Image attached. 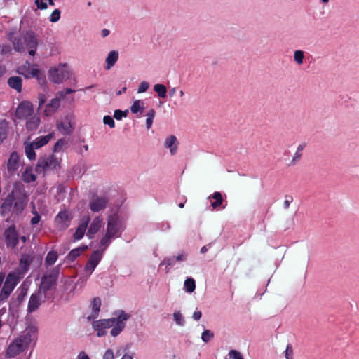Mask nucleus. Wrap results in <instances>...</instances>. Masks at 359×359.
<instances>
[{
	"mask_svg": "<svg viewBox=\"0 0 359 359\" xmlns=\"http://www.w3.org/2000/svg\"><path fill=\"white\" fill-rule=\"evenodd\" d=\"M130 315L123 310H118L114 313V316L108 319L93 320L92 327L96 332L98 337H104L107 333V330L111 328L110 334L116 337L125 329L127 320Z\"/></svg>",
	"mask_w": 359,
	"mask_h": 359,
	"instance_id": "f257e3e1",
	"label": "nucleus"
},
{
	"mask_svg": "<svg viewBox=\"0 0 359 359\" xmlns=\"http://www.w3.org/2000/svg\"><path fill=\"white\" fill-rule=\"evenodd\" d=\"M37 328L28 326L21 332L8 345L6 355L13 358L24 352L29 346H34L37 341Z\"/></svg>",
	"mask_w": 359,
	"mask_h": 359,
	"instance_id": "f03ea898",
	"label": "nucleus"
},
{
	"mask_svg": "<svg viewBox=\"0 0 359 359\" xmlns=\"http://www.w3.org/2000/svg\"><path fill=\"white\" fill-rule=\"evenodd\" d=\"M107 222L104 235L100 241V247H103L102 251L110 245L113 239L120 237L125 229V225L117 213L109 215Z\"/></svg>",
	"mask_w": 359,
	"mask_h": 359,
	"instance_id": "7ed1b4c3",
	"label": "nucleus"
},
{
	"mask_svg": "<svg viewBox=\"0 0 359 359\" xmlns=\"http://www.w3.org/2000/svg\"><path fill=\"white\" fill-rule=\"evenodd\" d=\"M13 201H16L13 207V211L16 213L21 212L27 203L25 191L21 182H15L14 184L11 194L3 203L1 205L3 214H6L11 210Z\"/></svg>",
	"mask_w": 359,
	"mask_h": 359,
	"instance_id": "20e7f679",
	"label": "nucleus"
},
{
	"mask_svg": "<svg viewBox=\"0 0 359 359\" xmlns=\"http://www.w3.org/2000/svg\"><path fill=\"white\" fill-rule=\"evenodd\" d=\"M14 50L17 52H24L28 50L29 54L34 56L38 46V39L33 32H28L13 41Z\"/></svg>",
	"mask_w": 359,
	"mask_h": 359,
	"instance_id": "39448f33",
	"label": "nucleus"
},
{
	"mask_svg": "<svg viewBox=\"0 0 359 359\" xmlns=\"http://www.w3.org/2000/svg\"><path fill=\"white\" fill-rule=\"evenodd\" d=\"M53 136L54 133H51L44 136H39L32 142L26 141L24 146L27 157L29 160H34L36 158L34 150L47 144L53 138Z\"/></svg>",
	"mask_w": 359,
	"mask_h": 359,
	"instance_id": "423d86ee",
	"label": "nucleus"
},
{
	"mask_svg": "<svg viewBox=\"0 0 359 359\" xmlns=\"http://www.w3.org/2000/svg\"><path fill=\"white\" fill-rule=\"evenodd\" d=\"M18 72L27 79L36 78L41 85L46 82L45 74L40 70L39 65L36 64L26 62L22 65L18 67Z\"/></svg>",
	"mask_w": 359,
	"mask_h": 359,
	"instance_id": "0eeeda50",
	"label": "nucleus"
},
{
	"mask_svg": "<svg viewBox=\"0 0 359 359\" xmlns=\"http://www.w3.org/2000/svg\"><path fill=\"white\" fill-rule=\"evenodd\" d=\"M60 167V159L55 156L41 157L39 159L36 166V171L45 172L49 170H55Z\"/></svg>",
	"mask_w": 359,
	"mask_h": 359,
	"instance_id": "6e6552de",
	"label": "nucleus"
},
{
	"mask_svg": "<svg viewBox=\"0 0 359 359\" xmlns=\"http://www.w3.org/2000/svg\"><path fill=\"white\" fill-rule=\"evenodd\" d=\"M58 273L59 271L57 269H54L50 273L46 274L42 278L39 290L47 294L50 298L53 296L54 286L55 285Z\"/></svg>",
	"mask_w": 359,
	"mask_h": 359,
	"instance_id": "1a4fd4ad",
	"label": "nucleus"
},
{
	"mask_svg": "<svg viewBox=\"0 0 359 359\" xmlns=\"http://www.w3.org/2000/svg\"><path fill=\"white\" fill-rule=\"evenodd\" d=\"M71 76L70 68L67 65H60L50 69L49 78L55 83H61L69 79Z\"/></svg>",
	"mask_w": 359,
	"mask_h": 359,
	"instance_id": "9d476101",
	"label": "nucleus"
},
{
	"mask_svg": "<svg viewBox=\"0 0 359 359\" xmlns=\"http://www.w3.org/2000/svg\"><path fill=\"white\" fill-rule=\"evenodd\" d=\"M34 114L32 103L27 100L21 102L15 110V116L20 120H26Z\"/></svg>",
	"mask_w": 359,
	"mask_h": 359,
	"instance_id": "9b49d317",
	"label": "nucleus"
},
{
	"mask_svg": "<svg viewBox=\"0 0 359 359\" xmlns=\"http://www.w3.org/2000/svg\"><path fill=\"white\" fill-rule=\"evenodd\" d=\"M102 258V252L100 250H96L91 254L84 268L83 273L86 276L89 277L92 274Z\"/></svg>",
	"mask_w": 359,
	"mask_h": 359,
	"instance_id": "f8f14e48",
	"label": "nucleus"
},
{
	"mask_svg": "<svg viewBox=\"0 0 359 359\" xmlns=\"http://www.w3.org/2000/svg\"><path fill=\"white\" fill-rule=\"evenodd\" d=\"M64 98V92H57L55 97L52 99L50 102L45 106V109L43 112V116L47 117L53 116L58 109L60 104V100Z\"/></svg>",
	"mask_w": 359,
	"mask_h": 359,
	"instance_id": "ddd939ff",
	"label": "nucleus"
},
{
	"mask_svg": "<svg viewBox=\"0 0 359 359\" xmlns=\"http://www.w3.org/2000/svg\"><path fill=\"white\" fill-rule=\"evenodd\" d=\"M50 297H48L47 294L40 290L36 293L32 294L28 302V312L32 313L35 311L42 302H45L46 299H48Z\"/></svg>",
	"mask_w": 359,
	"mask_h": 359,
	"instance_id": "4468645a",
	"label": "nucleus"
},
{
	"mask_svg": "<svg viewBox=\"0 0 359 359\" xmlns=\"http://www.w3.org/2000/svg\"><path fill=\"white\" fill-rule=\"evenodd\" d=\"M4 238L7 248L13 249L16 247L19 236L15 226H11L5 231Z\"/></svg>",
	"mask_w": 359,
	"mask_h": 359,
	"instance_id": "2eb2a0df",
	"label": "nucleus"
},
{
	"mask_svg": "<svg viewBox=\"0 0 359 359\" xmlns=\"http://www.w3.org/2000/svg\"><path fill=\"white\" fill-rule=\"evenodd\" d=\"M107 204L105 197L94 196L89 201V208L91 211L97 212L104 210Z\"/></svg>",
	"mask_w": 359,
	"mask_h": 359,
	"instance_id": "dca6fc26",
	"label": "nucleus"
},
{
	"mask_svg": "<svg viewBox=\"0 0 359 359\" xmlns=\"http://www.w3.org/2000/svg\"><path fill=\"white\" fill-rule=\"evenodd\" d=\"M104 222L103 218L100 215L95 217L90 223L87 236L89 238H92L103 226Z\"/></svg>",
	"mask_w": 359,
	"mask_h": 359,
	"instance_id": "f3484780",
	"label": "nucleus"
},
{
	"mask_svg": "<svg viewBox=\"0 0 359 359\" xmlns=\"http://www.w3.org/2000/svg\"><path fill=\"white\" fill-rule=\"evenodd\" d=\"M180 142L174 135H170L166 137L164 141V147L169 149L171 156L177 154Z\"/></svg>",
	"mask_w": 359,
	"mask_h": 359,
	"instance_id": "a211bd4d",
	"label": "nucleus"
},
{
	"mask_svg": "<svg viewBox=\"0 0 359 359\" xmlns=\"http://www.w3.org/2000/svg\"><path fill=\"white\" fill-rule=\"evenodd\" d=\"M23 277L24 275L15 269L8 274L4 284L14 289Z\"/></svg>",
	"mask_w": 359,
	"mask_h": 359,
	"instance_id": "6ab92c4d",
	"label": "nucleus"
},
{
	"mask_svg": "<svg viewBox=\"0 0 359 359\" xmlns=\"http://www.w3.org/2000/svg\"><path fill=\"white\" fill-rule=\"evenodd\" d=\"M89 222V216H84L81 219V222L74 234V238L75 241H79L83 237Z\"/></svg>",
	"mask_w": 359,
	"mask_h": 359,
	"instance_id": "aec40b11",
	"label": "nucleus"
},
{
	"mask_svg": "<svg viewBox=\"0 0 359 359\" xmlns=\"http://www.w3.org/2000/svg\"><path fill=\"white\" fill-rule=\"evenodd\" d=\"M32 260L33 257L31 255H22L20 260L19 267L16 270L25 276L29 270V265L32 262Z\"/></svg>",
	"mask_w": 359,
	"mask_h": 359,
	"instance_id": "412c9836",
	"label": "nucleus"
},
{
	"mask_svg": "<svg viewBox=\"0 0 359 359\" xmlns=\"http://www.w3.org/2000/svg\"><path fill=\"white\" fill-rule=\"evenodd\" d=\"M25 121V127L28 131L36 130L41 123L40 116L36 113Z\"/></svg>",
	"mask_w": 359,
	"mask_h": 359,
	"instance_id": "4be33fe9",
	"label": "nucleus"
},
{
	"mask_svg": "<svg viewBox=\"0 0 359 359\" xmlns=\"http://www.w3.org/2000/svg\"><path fill=\"white\" fill-rule=\"evenodd\" d=\"M101 304V299L98 297H95L91 301V312L87 317L88 320H94L97 318L100 311Z\"/></svg>",
	"mask_w": 359,
	"mask_h": 359,
	"instance_id": "5701e85b",
	"label": "nucleus"
},
{
	"mask_svg": "<svg viewBox=\"0 0 359 359\" xmlns=\"http://www.w3.org/2000/svg\"><path fill=\"white\" fill-rule=\"evenodd\" d=\"M20 166L19 157L17 153H11L7 163V169L11 174H13Z\"/></svg>",
	"mask_w": 359,
	"mask_h": 359,
	"instance_id": "b1692460",
	"label": "nucleus"
},
{
	"mask_svg": "<svg viewBox=\"0 0 359 359\" xmlns=\"http://www.w3.org/2000/svg\"><path fill=\"white\" fill-rule=\"evenodd\" d=\"M55 222L60 229H65L69 225L68 214L66 212H60L55 217Z\"/></svg>",
	"mask_w": 359,
	"mask_h": 359,
	"instance_id": "393cba45",
	"label": "nucleus"
},
{
	"mask_svg": "<svg viewBox=\"0 0 359 359\" xmlns=\"http://www.w3.org/2000/svg\"><path fill=\"white\" fill-rule=\"evenodd\" d=\"M87 249L86 245H82L77 248L72 250L69 254L66 256L65 262H72L77 257H79Z\"/></svg>",
	"mask_w": 359,
	"mask_h": 359,
	"instance_id": "a878e982",
	"label": "nucleus"
},
{
	"mask_svg": "<svg viewBox=\"0 0 359 359\" xmlns=\"http://www.w3.org/2000/svg\"><path fill=\"white\" fill-rule=\"evenodd\" d=\"M118 53L116 50L110 51L105 60L106 66L104 69L106 70H109L118 61Z\"/></svg>",
	"mask_w": 359,
	"mask_h": 359,
	"instance_id": "bb28decb",
	"label": "nucleus"
},
{
	"mask_svg": "<svg viewBox=\"0 0 359 359\" xmlns=\"http://www.w3.org/2000/svg\"><path fill=\"white\" fill-rule=\"evenodd\" d=\"M22 178L26 183L34 182L36 179V177L34 173L33 168L32 167H27L22 174Z\"/></svg>",
	"mask_w": 359,
	"mask_h": 359,
	"instance_id": "cd10ccee",
	"label": "nucleus"
},
{
	"mask_svg": "<svg viewBox=\"0 0 359 359\" xmlns=\"http://www.w3.org/2000/svg\"><path fill=\"white\" fill-rule=\"evenodd\" d=\"M144 110V102L140 100H135L130 107V111L133 114L141 115Z\"/></svg>",
	"mask_w": 359,
	"mask_h": 359,
	"instance_id": "c85d7f7f",
	"label": "nucleus"
},
{
	"mask_svg": "<svg viewBox=\"0 0 359 359\" xmlns=\"http://www.w3.org/2000/svg\"><path fill=\"white\" fill-rule=\"evenodd\" d=\"M22 80L19 76H12L9 78L8 80V83L9 86L15 90L17 92H20L22 90Z\"/></svg>",
	"mask_w": 359,
	"mask_h": 359,
	"instance_id": "c756f323",
	"label": "nucleus"
},
{
	"mask_svg": "<svg viewBox=\"0 0 359 359\" xmlns=\"http://www.w3.org/2000/svg\"><path fill=\"white\" fill-rule=\"evenodd\" d=\"M209 198L212 200L211 205L214 209L219 208L222 203V196L219 192H215Z\"/></svg>",
	"mask_w": 359,
	"mask_h": 359,
	"instance_id": "7c9ffc66",
	"label": "nucleus"
},
{
	"mask_svg": "<svg viewBox=\"0 0 359 359\" xmlns=\"http://www.w3.org/2000/svg\"><path fill=\"white\" fill-rule=\"evenodd\" d=\"M172 318L177 325L180 327L185 325V319L180 311L175 310L172 313Z\"/></svg>",
	"mask_w": 359,
	"mask_h": 359,
	"instance_id": "2f4dec72",
	"label": "nucleus"
},
{
	"mask_svg": "<svg viewBox=\"0 0 359 359\" xmlns=\"http://www.w3.org/2000/svg\"><path fill=\"white\" fill-rule=\"evenodd\" d=\"M13 288L4 284L1 290L0 291V301L5 302L7 300L11 292L13 291Z\"/></svg>",
	"mask_w": 359,
	"mask_h": 359,
	"instance_id": "473e14b6",
	"label": "nucleus"
},
{
	"mask_svg": "<svg viewBox=\"0 0 359 359\" xmlns=\"http://www.w3.org/2000/svg\"><path fill=\"white\" fill-rule=\"evenodd\" d=\"M176 259L175 256L165 258L160 264V267L165 266V272L168 273L170 271V269L172 266H174L176 263Z\"/></svg>",
	"mask_w": 359,
	"mask_h": 359,
	"instance_id": "72a5a7b5",
	"label": "nucleus"
},
{
	"mask_svg": "<svg viewBox=\"0 0 359 359\" xmlns=\"http://www.w3.org/2000/svg\"><path fill=\"white\" fill-rule=\"evenodd\" d=\"M184 287L187 292L191 293L196 289L195 280L192 278H188L185 280Z\"/></svg>",
	"mask_w": 359,
	"mask_h": 359,
	"instance_id": "f704fd0d",
	"label": "nucleus"
},
{
	"mask_svg": "<svg viewBox=\"0 0 359 359\" xmlns=\"http://www.w3.org/2000/svg\"><path fill=\"white\" fill-rule=\"evenodd\" d=\"M57 129L64 134H68L71 132V124L69 121L57 122Z\"/></svg>",
	"mask_w": 359,
	"mask_h": 359,
	"instance_id": "c9c22d12",
	"label": "nucleus"
},
{
	"mask_svg": "<svg viewBox=\"0 0 359 359\" xmlns=\"http://www.w3.org/2000/svg\"><path fill=\"white\" fill-rule=\"evenodd\" d=\"M57 259V253L55 251H50L45 259V264L47 266H52L55 263Z\"/></svg>",
	"mask_w": 359,
	"mask_h": 359,
	"instance_id": "e433bc0d",
	"label": "nucleus"
},
{
	"mask_svg": "<svg viewBox=\"0 0 359 359\" xmlns=\"http://www.w3.org/2000/svg\"><path fill=\"white\" fill-rule=\"evenodd\" d=\"M156 114V111L154 109H151L148 111L146 114V127L149 130L151 128L153 124V121Z\"/></svg>",
	"mask_w": 359,
	"mask_h": 359,
	"instance_id": "4c0bfd02",
	"label": "nucleus"
},
{
	"mask_svg": "<svg viewBox=\"0 0 359 359\" xmlns=\"http://www.w3.org/2000/svg\"><path fill=\"white\" fill-rule=\"evenodd\" d=\"M154 90L160 97L165 98L166 97L167 89L164 85L156 84L154 86Z\"/></svg>",
	"mask_w": 359,
	"mask_h": 359,
	"instance_id": "58836bf2",
	"label": "nucleus"
},
{
	"mask_svg": "<svg viewBox=\"0 0 359 359\" xmlns=\"http://www.w3.org/2000/svg\"><path fill=\"white\" fill-rule=\"evenodd\" d=\"M8 130V124L6 121H0V144L6 138Z\"/></svg>",
	"mask_w": 359,
	"mask_h": 359,
	"instance_id": "ea45409f",
	"label": "nucleus"
},
{
	"mask_svg": "<svg viewBox=\"0 0 359 359\" xmlns=\"http://www.w3.org/2000/svg\"><path fill=\"white\" fill-rule=\"evenodd\" d=\"M304 59V53L302 50H295L294 53V60L299 65L303 64Z\"/></svg>",
	"mask_w": 359,
	"mask_h": 359,
	"instance_id": "a19ab883",
	"label": "nucleus"
},
{
	"mask_svg": "<svg viewBox=\"0 0 359 359\" xmlns=\"http://www.w3.org/2000/svg\"><path fill=\"white\" fill-rule=\"evenodd\" d=\"M214 337V334L210 330H205L201 334V339L207 343Z\"/></svg>",
	"mask_w": 359,
	"mask_h": 359,
	"instance_id": "79ce46f5",
	"label": "nucleus"
},
{
	"mask_svg": "<svg viewBox=\"0 0 359 359\" xmlns=\"http://www.w3.org/2000/svg\"><path fill=\"white\" fill-rule=\"evenodd\" d=\"M32 214L34 215V216L31 219V224L32 225H35L39 222V221L41 219V216L37 212L34 203H32Z\"/></svg>",
	"mask_w": 359,
	"mask_h": 359,
	"instance_id": "37998d69",
	"label": "nucleus"
},
{
	"mask_svg": "<svg viewBox=\"0 0 359 359\" xmlns=\"http://www.w3.org/2000/svg\"><path fill=\"white\" fill-rule=\"evenodd\" d=\"M60 14H61V12L59 9H57V8L55 9L52 12V13L49 18L50 21L51 22H57L60 18Z\"/></svg>",
	"mask_w": 359,
	"mask_h": 359,
	"instance_id": "c03bdc74",
	"label": "nucleus"
},
{
	"mask_svg": "<svg viewBox=\"0 0 359 359\" xmlns=\"http://www.w3.org/2000/svg\"><path fill=\"white\" fill-rule=\"evenodd\" d=\"M229 359H244L241 352L236 350H231L228 354Z\"/></svg>",
	"mask_w": 359,
	"mask_h": 359,
	"instance_id": "a18cd8bd",
	"label": "nucleus"
},
{
	"mask_svg": "<svg viewBox=\"0 0 359 359\" xmlns=\"http://www.w3.org/2000/svg\"><path fill=\"white\" fill-rule=\"evenodd\" d=\"M66 143L67 142L65 139L58 140L54 146V151L55 152L60 151L62 149L63 147L66 144Z\"/></svg>",
	"mask_w": 359,
	"mask_h": 359,
	"instance_id": "49530a36",
	"label": "nucleus"
},
{
	"mask_svg": "<svg viewBox=\"0 0 359 359\" xmlns=\"http://www.w3.org/2000/svg\"><path fill=\"white\" fill-rule=\"evenodd\" d=\"M36 8L39 10H45L48 8L47 0H35Z\"/></svg>",
	"mask_w": 359,
	"mask_h": 359,
	"instance_id": "de8ad7c7",
	"label": "nucleus"
},
{
	"mask_svg": "<svg viewBox=\"0 0 359 359\" xmlns=\"http://www.w3.org/2000/svg\"><path fill=\"white\" fill-rule=\"evenodd\" d=\"M103 122L104 124L108 125L111 128L115 127V122L113 118L110 116H105L103 118Z\"/></svg>",
	"mask_w": 359,
	"mask_h": 359,
	"instance_id": "09e8293b",
	"label": "nucleus"
},
{
	"mask_svg": "<svg viewBox=\"0 0 359 359\" xmlns=\"http://www.w3.org/2000/svg\"><path fill=\"white\" fill-rule=\"evenodd\" d=\"M285 359H292L293 358V349L291 344H287L286 349L285 351Z\"/></svg>",
	"mask_w": 359,
	"mask_h": 359,
	"instance_id": "8fccbe9b",
	"label": "nucleus"
},
{
	"mask_svg": "<svg viewBox=\"0 0 359 359\" xmlns=\"http://www.w3.org/2000/svg\"><path fill=\"white\" fill-rule=\"evenodd\" d=\"M149 87V83L147 81H142L139 85L137 93H142L146 92Z\"/></svg>",
	"mask_w": 359,
	"mask_h": 359,
	"instance_id": "3c124183",
	"label": "nucleus"
},
{
	"mask_svg": "<svg viewBox=\"0 0 359 359\" xmlns=\"http://www.w3.org/2000/svg\"><path fill=\"white\" fill-rule=\"evenodd\" d=\"M127 111H122L121 110L117 109L114 111V117L116 120H121L123 117L127 116Z\"/></svg>",
	"mask_w": 359,
	"mask_h": 359,
	"instance_id": "603ef678",
	"label": "nucleus"
},
{
	"mask_svg": "<svg viewBox=\"0 0 359 359\" xmlns=\"http://www.w3.org/2000/svg\"><path fill=\"white\" fill-rule=\"evenodd\" d=\"M188 254L185 252L179 253L177 256H175L176 262H185L187 259Z\"/></svg>",
	"mask_w": 359,
	"mask_h": 359,
	"instance_id": "864d4df0",
	"label": "nucleus"
},
{
	"mask_svg": "<svg viewBox=\"0 0 359 359\" xmlns=\"http://www.w3.org/2000/svg\"><path fill=\"white\" fill-rule=\"evenodd\" d=\"M114 351L111 348L107 349L102 359H114Z\"/></svg>",
	"mask_w": 359,
	"mask_h": 359,
	"instance_id": "5fc2aeb1",
	"label": "nucleus"
},
{
	"mask_svg": "<svg viewBox=\"0 0 359 359\" xmlns=\"http://www.w3.org/2000/svg\"><path fill=\"white\" fill-rule=\"evenodd\" d=\"M293 201V198L292 196H285V200H284V202H283V207L285 209H287L289 208L291 203Z\"/></svg>",
	"mask_w": 359,
	"mask_h": 359,
	"instance_id": "6e6d98bb",
	"label": "nucleus"
},
{
	"mask_svg": "<svg viewBox=\"0 0 359 359\" xmlns=\"http://www.w3.org/2000/svg\"><path fill=\"white\" fill-rule=\"evenodd\" d=\"M302 157V154L296 151L293 156V158L291 161V164L294 165L297 161L300 160Z\"/></svg>",
	"mask_w": 359,
	"mask_h": 359,
	"instance_id": "4d7b16f0",
	"label": "nucleus"
},
{
	"mask_svg": "<svg viewBox=\"0 0 359 359\" xmlns=\"http://www.w3.org/2000/svg\"><path fill=\"white\" fill-rule=\"evenodd\" d=\"M202 313L201 311L196 309L195 311L193 313L192 318L194 320H199L201 318Z\"/></svg>",
	"mask_w": 359,
	"mask_h": 359,
	"instance_id": "13d9d810",
	"label": "nucleus"
},
{
	"mask_svg": "<svg viewBox=\"0 0 359 359\" xmlns=\"http://www.w3.org/2000/svg\"><path fill=\"white\" fill-rule=\"evenodd\" d=\"M76 359H90V358L84 351H81L79 353Z\"/></svg>",
	"mask_w": 359,
	"mask_h": 359,
	"instance_id": "bf43d9fd",
	"label": "nucleus"
},
{
	"mask_svg": "<svg viewBox=\"0 0 359 359\" xmlns=\"http://www.w3.org/2000/svg\"><path fill=\"white\" fill-rule=\"evenodd\" d=\"M45 102H46L45 95H39V107H41V106L45 103Z\"/></svg>",
	"mask_w": 359,
	"mask_h": 359,
	"instance_id": "052dcab7",
	"label": "nucleus"
},
{
	"mask_svg": "<svg viewBox=\"0 0 359 359\" xmlns=\"http://www.w3.org/2000/svg\"><path fill=\"white\" fill-rule=\"evenodd\" d=\"M110 33V31L107 29H103L102 31H101V36L104 38V37H107V36H109Z\"/></svg>",
	"mask_w": 359,
	"mask_h": 359,
	"instance_id": "680f3d73",
	"label": "nucleus"
},
{
	"mask_svg": "<svg viewBox=\"0 0 359 359\" xmlns=\"http://www.w3.org/2000/svg\"><path fill=\"white\" fill-rule=\"evenodd\" d=\"M121 359H133V353H126L124 354Z\"/></svg>",
	"mask_w": 359,
	"mask_h": 359,
	"instance_id": "e2e57ef3",
	"label": "nucleus"
},
{
	"mask_svg": "<svg viewBox=\"0 0 359 359\" xmlns=\"http://www.w3.org/2000/svg\"><path fill=\"white\" fill-rule=\"evenodd\" d=\"M305 147V144H301L299 145H298L297 147V152L302 154V151H303V149H304Z\"/></svg>",
	"mask_w": 359,
	"mask_h": 359,
	"instance_id": "0e129e2a",
	"label": "nucleus"
},
{
	"mask_svg": "<svg viewBox=\"0 0 359 359\" xmlns=\"http://www.w3.org/2000/svg\"><path fill=\"white\" fill-rule=\"evenodd\" d=\"M62 91L64 92L65 96L67 94H70L74 92V90H72L71 88H66Z\"/></svg>",
	"mask_w": 359,
	"mask_h": 359,
	"instance_id": "69168bd1",
	"label": "nucleus"
},
{
	"mask_svg": "<svg viewBox=\"0 0 359 359\" xmlns=\"http://www.w3.org/2000/svg\"><path fill=\"white\" fill-rule=\"evenodd\" d=\"M4 278H5V273L4 272H1L0 273V284L2 285Z\"/></svg>",
	"mask_w": 359,
	"mask_h": 359,
	"instance_id": "338daca9",
	"label": "nucleus"
},
{
	"mask_svg": "<svg viewBox=\"0 0 359 359\" xmlns=\"http://www.w3.org/2000/svg\"><path fill=\"white\" fill-rule=\"evenodd\" d=\"M175 93H176V88H172L169 91V94L171 97H172Z\"/></svg>",
	"mask_w": 359,
	"mask_h": 359,
	"instance_id": "774afa93",
	"label": "nucleus"
}]
</instances>
